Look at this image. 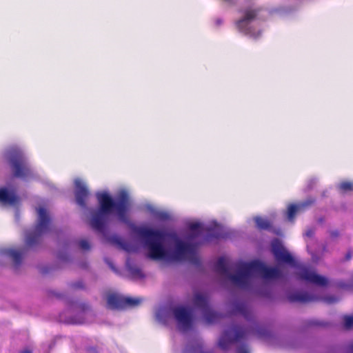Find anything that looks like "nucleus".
<instances>
[{"label": "nucleus", "instance_id": "obj_4", "mask_svg": "<svg viewBox=\"0 0 353 353\" xmlns=\"http://www.w3.org/2000/svg\"><path fill=\"white\" fill-rule=\"evenodd\" d=\"M37 221L32 231L26 233V245L28 247H33L38 244L43 234H46L50 230L51 219L44 207L37 208Z\"/></svg>", "mask_w": 353, "mask_h": 353}, {"label": "nucleus", "instance_id": "obj_27", "mask_svg": "<svg viewBox=\"0 0 353 353\" xmlns=\"http://www.w3.org/2000/svg\"><path fill=\"white\" fill-rule=\"evenodd\" d=\"M71 288L72 289H83L84 288V285L83 281H78L77 282L72 283L71 284Z\"/></svg>", "mask_w": 353, "mask_h": 353}, {"label": "nucleus", "instance_id": "obj_3", "mask_svg": "<svg viewBox=\"0 0 353 353\" xmlns=\"http://www.w3.org/2000/svg\"><path fill=\"white\" fill-rule=\"evenodd\" d=\"M137 232L144 241L151 259L157 260L166 258L168 252L163 244L165 232L145 228H139Z\"/></svg>", "mask_w": 353, "mask_h": 353}, {"label": "nucleus", "instance_id": "obj_1", "mask_svg": "<svg viewBox=\"0 0 353 353\" xmlns=\"http://www.w3.org/2000/svg\"><path fill=\"white\" fill-rule=\"evenodd\" d=\"M99 203L97 210L91 212L90 221L92 229L103 232L109 221V216L114 212L120 221L128 223V212L130 207V198L125 190L119 192L116 201L106 192L97 194Z\"/></svg>", "mask_w": 353, "mask_h": 353}, {"label": "nucleus", "instance_id": "obj_34", "mask_svg": "<svg viewBox=\"0 0 353 353\" xmlns=\"http://www.w3.org/2000/svg\"><path fill=\"white\" fill-rule=\"evenodd\" d=\"M351 258H352V252H351L350 250H349V251L346 253V254H345V259L346 261H349V260H350V259H351Z\"/></svg>", "mask_w": 353, "mask_h": 353}, {"label": "nucleus", "instance_id": "obj_21", "mask_svg": "<svg viewBox=\"0 0 353 353\" xmlns=\"http://www.w3.org/2000/svg\"><path fill=\"white\" fill-rule=\"evenodd\" d=\"M254 221L259 230H270L272 228L271 222L262 217L257 216L254 218Z\"/></svg>", "mask_w": 353, "mask_h": 353}, {"label": "nucleus", "instance_id": "obj_2", "mask_svg": "<svg viewBox=\"0 0 353 353\" xmlns=\"http://www.w3.org/2000/svg\"><path fill=\"white\" fill-rule=\"evenodd\" d=\"M236 272L230 276L233 283L241 288H246L252 274H258L266 279L281 277V272L276 268H268L263 263L253 261L250 263L238 262L235 264Z\"/></svg>", "mask_w": 353, "mask_h": 353}, {"label": "nucleus", "instance_id": "obj_29", "mask_svg": "<svg viewBox=\"0 0 353 353\" xmlns=\"http://www.w3.org/2000/svg\"><path fill=\"white\" fill-rule=\"evenodd\" d=\"M338 299L332 296H326L324 298V301L329 304L336 303Z\"/></svg>", "mask_w": 353, "mask_h": 353}, {"label": "nucleus", "instance_id": "obj_7", "mask_svg": "<svg viewBox=\"0 0 353 353\" xmlns=\"http://www.w3.org/2000/svg\"><path fill=\"white\" fill-rule=\"evenodd\" d=\"M10 163L14 176L23 178L30 174V168L21 153L15 152L12 154Z\"/></svg>", "mask_w": 353, "mask_h": 353}, {"label": "nucleus", "instance_id": "obj_12", "mask_svg": "<svg viewBox=\"0 0 353 353\" xmlns=\"http://www.w3.org/2000/svg\"><path fill=\"white\" fill-rule=\"evenodd\" d=\"M194 251L195 249L194 245L185 243L181 240H177L176 241L173 259L176 260L183 259L187 255L194 254Z\"/></svg>", "mask_w": 353, "mask_h": 353}, {"label": "nucleus", "instance_id": "obj_32", "mask_svg": "<svg viewBox=\"0 0 353 353\" xmlns=\"http://www.w3.org/2000/svg\"><path fill=\"white\" fill-rule=\"evenodd\" d=\"M314 234V231L313 229H308L306 232H305V236H308V237H312Z\"/></svg>", "mask_w": 353, "mask_h": 353}, {"label": "nucleus", "instance_id": "obj_30", "mask_svg": "<svg viewBox=\"0 0 353 353\" xmlns=\"http://www.w3.org/2000/svg\"><path fill=\"white\" fill-rule=\"evenodd\" d=\"M310 326H325V323H320L316 321H311L308 323Z\"/></svg>", "mask_w": 353, "mask_h": 353}, {"label": "nucleus", "instance_id": "obj_35", "mask_svg": "<svg viewBox=\"0 0 353 353\" xmlns=\"http://www.w3.org/2000/svg\"><path fill=\"white\" fill-rule=\"evenodd\" d=\"M239 353H249V352L245 349L244 347H241L239 351H238Z\"/></svg>", "mask_w": 353, "mask_h": 353}, {"label": "nucleus", "instance_id": "obj_14", "mask_svg": "<svg viewBox=\"0 0 353 353\" xmlns=\"http://www.w3.org/2000/svg\"><path fill=\"white\" fill-rule=\"evenodd\" d=\"M315 202V199L313 198H309L306 201L299 203L294 204L291 203L288 207L287 216L290 221H293L296 214L298 212L303 211L307 207L313 205Z\"/></svg>", "mask_w": 353, "mask_h": 353}, {"label": "nucleus", "instance_id": "obj_25", "mask_svg": "<svg viewBox=\"0 0 353 353\" xmlns=\"http://www.w3.org/2000/svg\"><path fill=\"white\" fill-rule=\"evenodd\" d=\"M79 246L83 250H89L90 245L87 240L81 239L79 241Z\"/></svg>", "mask_w": 353, "mask_h": 353}, {"label": "nucleus", "instance_id": "obj_38", "mask_svg": "<svg viewBox=\"0 0 353 353\" xmlns=\"http://www.w3.org/2000/svg\"><path fill=\"white\" fill-rule=\"evenodd\" d=\"M20 353H32V352L31 350L26 349L21 351Z\"/></svg>", "mask_w": 353, "mask_h": 353}, {"label": "nucleus", "instance_id": "obj_6", "mask_svg": "<svg viewBox=\"0 0 353 353\" xmlns=\"http://www.w3.org/2000/svg\"><path fill=\"white\" fill-rule=\"evenodd\" d=\"M194 305L199 308L209 323L216 322L221 317V314L212 311L209 305L208 297L201 293H196L193 300Z\"/></svg>", "mask_w": 353, "mask_h": 353}, {"label": "nucleus", "instance_id": "obj_31", "mask_svg": "<svg viewBox=\"0 0 353 353\" xmlns=\"http://www.w3.org/2000/svg\"><path fill=\"white\" fill-rule=\"evenodd\" d=\"M158 218L162 220H165L168 218V214L165 212H159L157 214Z\"/></svg>", "mask_w": 353, "mask_h": 353}, {"label": "nucleus", "instance_id": "obj_10", "mask_svg": "<svg viewBox=\"0 0 353 353\" xmlns=\"http://www.w3.org/2000/svg\"><path fill=\"white\" fill-rule=\"evenodd\" d=\"M175 319L185 330L190 329L192 325L191 312L183 307H177L173 309Z\"/></svg>", "mask_w": 353, "mask_h": 353}, {"label": "nucleus", "instance_id": "obj_11", "mask_svg": "<svg viewBox=\"0 0 353 353\" xmlns=\"http://www.w3.org/2000/svg\"><path fill=\"white\" fill-rule=\"evenodd\" d=\"M259 9L252 8H247L244 10L243 17L236 22V28L239 30V31L245 34H249L247 26L250 22L256 19L259 12Z\"/></svg>", "mask_w": 353, "mask_h": 353}, {"label": "nucleus", "instance_id": "obj_13", "mask_svg": "<svg viewBox=\"0 0 353 353\" xmlns=\"http://www.w3.org/2000/svg\"><path fill=\"white\" fill-rule=\"evenodd\" d=\"M75 199L77 203L81 208L86 207V202L89 196V191L86 185L80 180L75 181Z\"/></svg>", "mask_w": 353, "mask_h": 353}, {"label": "nucleus", "instance_id": "obj_19", "mask_svg": "<svg viewBox=\"0 0 353 353\" xmlns=\"http://www.w3.org/2000/svg\"><path fill=\"white\" fill-rule=\"evenodd\" d=\"M207 235L205 236V239L207 241H210L213 239H221L223 237V235L221 232V228L219 225L215 224L212 225L206 229Z\"/></svg>", "mask_w": 353, "mask_h": 353}, {"label": "nucleus", "instance_id": "obj_24", "mask_svg": "<svg viewBox=\"0 0 353 353\" xmlns=\"http://www.w3.org/2000/svg\"><path fill=\"white\" fill-rule=\"evenodd\" d=\"M343 321L346 329H350L353 327V316L345 315L343 317Z\"/></svg>", "mask_w": 353, "mask_h": 353}, {"label": "nucleus", "instance_id": "obj_40", "mask_svg": "<svg viewBox=\"0 0 353 353\" xmlns=\"http://www.w3.org/2000/svg\"><path fill=\"white\" fill-rule=\"evenodd\" d=\"M228 332H229V331H227V332H225V334H226V335H228Z\"/></svg>", "mask_w": 353, "mask_h": 353}, {"label": "nucleus", "instance_id": "obj_18", "mask_svg": "<svg viewBox=\"0 0 353 353\" xmlns=\"http://www.w3.org/2000/svg\"><path fill=\"white\" fill-rule=\"evenodd\" d=\"M17 201V197L12 193H10L5 188L0 189V202L14 205Z\"/></svg>", "mask_w": 353, "mask_h": 353}, {"label": "nucleus", "instance_id": "obj_28", "mask_svg": "<svg viewBox=\"0 0 353 353\" xmlns=\"http://www.w3.org/2000/svg\"><path fill=\"white\" fill-rule=\"evenodd\" d=\"M201 228V225L199 223H192L190 225V229L192 231L199 230Z\"/></svg>", "mask_w": 353, "mask_h": 353}, {"label": "nucleus", "instance_id": "obj_36", "mask_svg": "<svg viewBox=\"0 0 353 353\" xmlns=\"http://www.w3.org/2000/svg\"><path fill=\"white\" fill-rule=\"evenodd\" d=\"M52 296H54L55 297H57V299H61L62 295L61 294H59V293H54V292H52Z\"/></svg>", "mask_w": 353, "mask_h": 353}, {"label": "nucleus", "instance_id": "obj_8", "mask_svg": "<svg viewBox=\"0 0 353 353\" xmlns=\"http://www.w3.org/2000/svg\"><path fill=\"white\" fill-rule=\"evenodd\" d=\"M297 276L299 279L319 286L327 285V280L325 277L317 274L307 266H300Z\"/></svg>", "mask_w": 353, "mask_h": 353}, {"label": "nucleus", "instance_id": "obj_15", "mask_svg": "<svg viewBox=\"0 0 353 353\" xmlns=\"http://www.w3.org/2000/svg\"><path fill=\"white\" fill-rule=\"evenodd\" d=\"M290 302H299L302 303H307L316 300V298L309 295L306 292H295L291 294L288 297Z\"/></svg>", "mask_w": 353, "mask_h": 353}, {"label": "nucleus", "instance_id": "obj_23", "mask_svg": "<svg viewBox=\"0 0 353 353\" xmlns=\"http://www.w3.org/2000/svg\"><path fill=\"white\" fill-rule=\"evenodd\" d=\"M234 337L231 342H236L244 338L246 334V332L240 327H235L234 328Z\"/></svg>", "mask_w": 353, "mask_h": 353}, {"label": "nucleus", "instance_id": "obj_16", "mask_svg": "<svg viewBox=\"0 0 353 353\" xmlns=\"http://www.w3.org/2000/svg\"><path fill=\"white\" fill-rule=\"evenodd\" d=\"M234 312L242 314L247 320H250L252 317L251 310L245 303H234Z\"/></svg>", "mask_w": 353, "mask_h": 353}, {"label": "nucleus", "instance_id": "obj_17", "mask_svg": "<svg viewBox=\"0 0 353 353\" xmlns=\"http://www.w3.org/2000/svg\"><path fill=\"white\" fill-rule=\"evenodd\" d=\"M215 268L216 271L218 273L227 276L230 279V280L233 283L232 280L230 278V276L232 274H230L228 272V265L225 259L223 257L219 258L216 261ZM235 274H234L233 275Z\"/></svg>", "mask_w": 353, "mask_h": 353}, {"label": "nucleus", "instance_id": "obj_9", "mask_svg": "<svg viewBox=\"0 0 353 353\" xmlns=\"http://www.w3.org/2000/svg\"><path fill=\"white\" fill-rule=\"evenodd\" d=\"M272 252L278 262L292 265L295 263L293 256L285 249L281 241L275 239L272 243Z\"/></svg>", "mask_w": 353, "mask_h": 353}, {"label": "nucleus", "instance_id": "obj_5", "mask_svg": "<svg viewBox=\"0 0 353 353\" xmlns=\"http://www.w3.org/2000/svg\"><path fill=\"white\" fill-rule=\"evenodd\" d=\"M141 299L124 296L123 295L111 293L107 296V303L112 310H125L128 307H134L141 304Z\"/></svg>", "mask_w": 353, "mask_h": 353}, {"label": "nucleus", "instance_id": "obj_37", "mask_svg": "<svg viewBox=\"0 0 353 353\" xmlns=\"http://www.w3.org/2000/svg\"><path fill=\"white\" fill-rule=\"evenodd\" d=\"M348 350L350 353H353V343L349 345Z\"/></svg>", "mask_w": 353, "mask_h": 353}, {"label": "nucleus", "instance_id": "obj_26", "mask_svg": "<svg viewBox=\"0 0 353 353\" xmlns=\"http://www.w3.org/2000/svg\"><path fill=\"white\" fill-rule=\"evenodd\" d=\"M77 309L81 312H85L90 309V306L85 303H80L77 305Z\"/></svg>", "mask_w": 353, "mask_h": 353}, {"label": "nucleus", "instance_id": "obj_22", "mask_svg": "<svg viewBox=\"0 0 353 353\" xmlns=\"http://www.w3.org/2000/svg\"><path fill=\"white\" fill-rule=\"evenodd\" d=\"M338 188L342 193L353 192V182L350 181H343L339 184Z\"/></svg>", "mask_w": 353, "mask_h": 353}, {"label": "nucleus", "instance_id": "obj_39", "mask_svg": "<svg viewBox=\"0 0 353 353\" xmlns=\"http://www.w3.org/2000/svg\"><path fill=\"white\" fill-rule=\"evenodd\" d=\"M220 346H221L222 348H225V346H224V344H223V341H221V342H220Z\"/></svg>", "mask_w": 353, "mask_h": 353}, {"label": "nucleus", "instance_id": "obj_33", "mask_svg": "<svg viewBox=\"0 0 353 353\" xmlns=\"http://www.w3.org/2000/svg\"><path fill=\"white\" fill-rule=\"evenodd\" d=\"M330 236L332 238H336L339 236V232L337 230L332 231L330 232Z\"/></svg>", "mask_w": 353, "mask_h": 353}, {"label": "nucleus", "instance_id": "obj_20", "mask_svg": "<svg viewBox=\"0 0 353 353\" xmlns=\"http://www.w3.org/2000/svg\"><path fill=\"white\" fill-rule=\"evenodd\" d=\"M3 252L12 259L15 268L21 265L22 261V253L21 252L14 249H6Z\"/></svg>", "mask_w": 353, "mask_h": 353}]
</instances>
